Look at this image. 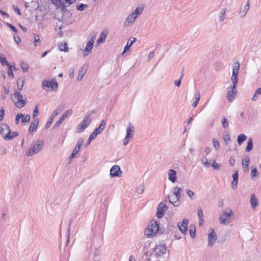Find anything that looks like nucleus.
<instances>
[{"mask_svg": "<svg viewBox=\"0 0 261 261\" xmlns=\"http://www.w3.org/2000/svg\"><path fill=\"white\" fill-rule=\"evenodd\" d=\"M85 73L86 69H84V67H82L79 71V74L77 78V81H81L83 79Z\"/></svg>", "mask_w": 261, "mask_h": 261, "instance_id": "c756f323", "label": "nucleus"}, {"mask_svg": "<svg viewBox=\"0 0 261 261\" xmlns=\"http://www.w3.org/2000/svg\"><path fill=\"white\" fill-rule=\"evenodd\" d=\"M63 121L60 118L59 120L53 126V129L58 127Z\"/></svg>", "mask_w": 261, "mask_h": 261, "instance_id": "0e129e2a", "label": "nucleus"}, {"mask_svg": "<svg viewBox=\"0 0 261 261\" xmlns=\"http://www.w3.org/2000/svg\"><path fill=\"white\" fill-rule=\"evenodd\" d=\"M143 8L141 7H138L133 12H132L135 15L138 17L142 12Z\"/></svg>", "mask_w": 261, "mask_h": 261, "instance_id": "ea45409f", "label": "nucleus"}, {"mask_svg": "<svg viewBox=\"0 0 261 261\" xmlns=\"http://www.w3.org/2000/svg\"><path fill=\"white\" fill-rule=\"evenodd\" d=\"M250 163V159L248 156H246L242 160V166L245 172H248L249 170V165Z\"/></svg>", "mask_w": 261, "mask_h": 261, "instance_id": "dca6fc26", "label": "nucleus"}, {"mask_svg": "<svg viewBox=\"0 0 261 261\" xmlns=\"http://www.w3.org/2000/svg\"><path fill=\"white\" fill-rule=\"evenodd\" d=\"M138 17L135 15L133 12L130 13L127 16L125 21L124 22V26L126 27L132 24Z\"/></svg>", "mask_w": 261, "mask_h": 261, "instance_id": "2eb2a0df", "label": "nucleus"}, {"mask_svg": "<svg viewBox=\"0 0 261 261\" xmlns=\"http://www.w3.org/2000/svg\"><path fill=\"white\" fill-rule=\"evenodd\" d=\"M189 232H190V234L191 238H194L196 236L195 227H194L193 228H190Z\"/></svg>", "mask_w": 261, "mask_h": 261, "instance_id": "680f3d73", "label": "nucleus"}, {"mask_svg": "<svg viewBox=\"0 0 261 261\" xmlns=\"http://www.w3.org/2000/svg\"><path fill=\"white\" fill-rule=\"evenodd\" d=\"M34 45L35 46H37L39 45L40 41V37L37 34H34Z\"/></svg>", "mask_w": 261, "mask_h": 261, "instance_id": "de8ad7c7", "label": "nucleus"}, {"mask_svg": "<svg viewBox=\"0 0 261 261\" xmlns=\"http://www.w3.org/2000/svg\"><path fill=\"white\" fill-rule=\"evenodd\" d=\"M240 64L239 62H236L234 63L232 69V74L238 75Z\"/></svg>", "mask_w": 261, "mask_h": 261, "instance_id": "cd10ccee", "label": "nucleus"}, {"mask_svg": "<svg viewBox=\"0 0 261 261\" xmlns=\"http://www.w3.org/2000/svg\"><path fill=\"white\" fill-rule=\"evenodd\" d=\"M69 76L70 78L72 79L74 77V69L70 68L69 70Z\"/></svg>", "mask_w": 261, "mask_h": 261, "instance_id": "774afa93", "label": "nucleus"}, {"mask_svg": "<svg viewBox=\"0 0 261 261\" xmlns=\"http://www.w3.org/2000/svg\"><path fill=\"white\" fill-rule=\"evenodd\" d=\"M0 62L2 65H7L8 67L11 66L8 62L7 61L6 57H0Z\"/></svg>", "mask_w": 261, "mask_h": 261, "instance_id": "a18cd8bd", "label": "nucleus"}, {"mask_svg": "<svg viewBox=\"0 0 261 261\" xmlns=\"http://www.w3.org/2000/svg\"><path fill=\"white\" fill-rule=\"evenodd\" d=\"M182 192V190L177 187H174L173 189V193L172 195L175 196V200H179L181 197V193Z\"/></svg>", "mask_w": 261, "mask_h": 261, "instance_id": "412c9836", "label": "nucleus"}, {"mask_svg": "<svg viewBox=\"0 0 261 261\" xmlns=\"http://www.w3.org/2000/svg\"><path fill=\"white\" fill-rule=\"evenodd\" d=\"M6 24L14 32H17V29L12 24L8 23V22H7L6 23Z\"/></svg>", "mask_w": 261, "mask_h": 261, "instance_id": "e2e57ef3", "label": "nucleus"}, {"mask_svg": "<svg viewBox=\"0 0 261 261\" xmlns=\"http://www.w3.org/2000/svg\"><path fill=\"white\" fill-rule=\"evenodd\" d=\"M235 162H236L235 159L233 157L231 156L229 158V165L231 166H233L234 164H235Z\"/></svg>", "mask_w": 261, "mask_h": 261, "instance_id": "69168bd1", "label": "nucleus"}, {"mask_svg": "<svg viewBox=\"0 0 261 261\" xmlns=\"http://www.w3.org/2000/svg\"><path fill=\"white\" fill-rule=\"evenodd\" d=\"M213 144L215 147V148L216 150H218L220 147V145L219 142L217 141V140L216 138L213 139Z\"/></svg>", "mask_w": 261, "mask_h": 261, "instance_id": "5fc2aeb1", "label": "nucleus"}, {"mask_svg": "<svg viewBox=\"0 0 261 261\" xmlns=\"http://www.w3.org/2000/svg\"><path fill=\"white\" fill-rule=\"evenodd\" d=\"M168 206L164 203L161 202L158 207L156 216L159 218H162L164 216L165 213L167 211Z\"/></svg>", "mask_w": 261, "mask_h": 261, "instance_id": "9d476101", "label": "nucleus"}, {"mask_svg": "<svg viewBox=\"0 0 261 261\" xmlns=\"http://www.w3.org/2000/svg\"><path fill=\"white\" fill-rule=\"evenodd\" d=\"M84 142V139L80 138L76 142V146L73 151L75 152L78 153L80 150L81 147L83 145Z\"/></svg>", "mask_w": 261, "mask_h": 261, "instance_id": "393cba45", "label": "nucleus"}, {"mask_svg": "<svg viewBox=\"0 0 261 261\" xmlns=\"http://www.w3.org/2000/svg\"><path fill=\"white\" fill-rule=\"evenodd\" d=\"M108 34V31L107 30H103L100 34L99 38L97 40V44H100L104 42L106 40L107 36Z\"/></svg>", "mask_w": 261, "mask_h": 261, "instance_id": "6ab92c4d", "label": "nucleus"}, {"mask_svg": "<svg viewBox=\"0 0 261 261\" xmlns=\"http://www.w3.org/2000/svg\"><path fill=\"white\" fill-rule=\"evenodd\" d=\"M247 138V136L244 134H241L239 135L237 139V141L239 145H241L244 141L246 140Z\"/></svg>", "mask_w": 261, "mask_h": 261, "instance_id": "72a5a7b5", "label": "nucleus"}, {"mask_svg": "<svg viewBox=\"0 0 261 261\" xmlns=\"http://www.w3.org/2000/svg\"><path fill=\"white\" fill-rule=\"evenodd\" d=\"M12 99L18 108H22L26 104L25 101L22 99V94L18 91H15L14 97H12Z\"/></svg>", "mask_w": 261, "mask_h": 261, "instance_id": "20e7f679", "label": "nucleus"}, {"mask_svg": "<svg viewBox=\"0 0 261 261\" xmlns=\"http://www.w3.org/2000/svg\"><path fill=\"white\" fill-rule=\"evenodd\" d=\"M23 114L21 113H18L17 115H16V118H15V123L16 124H18L19 123V120H20V118H23Z\"/></svg>", "mask_w": 261, "mask_h": 261, "instance_id": "4d7b16f0", "label": "nucleus"}, {"mask_svg": "<svg viewBox=\"0 0 261 261\" xmlns=\"http://www.w3.org/2000/svg\"><path fill=\"white\" fill-rule=\"evenodd\" d=\"M223 139L226 145H228V143L230 142V138L228 134L225 135L223 136Z\"/></svg>", "mask_w": 261, "mask_h": 261, "instance_id": "13d9d810", "label": "nucleus"}, {"mask_svg": "<svg viewBox=\"0 0 261 261\" xmlns=\"http://www.w3.org/2000/svg\"><path fill=\"white\" fill-rule=\"evenodd\" d=\"M144 186L143 185H140L137 187L136 189V192L139 194H141L144 192Z\"/></svg>", "mask_w": 261, "mask_h": 261, "instance_id": "37998d69", "label": "nucleus"}, {"mask_svg": "<svg viewBox=\"0 0 261 261\" xmlns=\"http://www.w3.org/2000/svg\"><path fill=\"white\" fill-rule=\"evenodd\" d=\"M229 125V123L227 119L226 118H223L222 120V126L223 128L225 129Z\"/></svg>", "mask_w": 261, "mask_h": 261, "instance_id": "603ef678", "label": "nucleus"}, {"mask_svg": "<svg viewBox=\"0 0 261 261\" xmlns=\"http://www.w3.org/2000/svg\"><path fill=\"white\" fill-rule=\"evenodd\" d=\"M167 198L169 202L172 203L174 206H178L179 205V200H175V196L173 195L171 196L168 195Z\"/></svg>", "mask_w": 261, "mask_h": 261, "instance_id": "a878e982", "label": "nucleus"}, {"mask_svg": "<svg viewBox=\"0 0 261 261\" xmlns=\"http://www.w3.org/2000/svg\"><path fill=\"white\" fill-rule=\"evenodd\" d=\"M53 4L56 5L57 6H62L64 7L63 2L62 0H51Z\"/></svg>", "mask_w": 261, "mask_h": 261, "instance_id": "8fccbe9b", "label": "nucleus"}, {"mask_svg": "<svg viewBox=\"0 0 261 261\" xmlns=\"http://www.w3.org/2000/svg\"><path fill=\"white\" fill-rule=\"evenodd\" d=\"M44 142L41 140H38L34 142L32 145V147L30 148L25 151V154L28 156H32L34 154L38 153L42 150L44 146Z\"/></svg>", "mask_w": 261, "mask_h": 261, "instance_id": "f257e3e1", "label": "nucleus"}, {"mask_svg": "<svg viewBox=\"0 0 261 261\" xmlns=\"http://www.w3.org/2000/svg\"><path fill=\"white\" fill-rule=\"evenodd\" d=\"M258 173L256 168L252 169L251 171V177L253 179L254 177H256L258 175Z\"/></svg>", "mask_w": 261, "mask_h": 261, "instance_id": "864d4df0", "label": "nucleus"}, {"mask_svg": "<svg viewBox=\"0 0 261 261\" xmlns=\"http://www.w3.org/2000/svg\"><path fill=\"white\" fill-rule=\"evenodd\" d=\"M189 221L187 219H184L182 220V222H179L177 224V226L180 231L184 234H186L188 226Z\"/></svg>", "mask_w": 261, "mask_h": 261, "instance_id": "ddd939ff", "label": "nucleus"}, {"mask_svg": "<svg viewBox=\"0 0 261 261\" xmlns=\"http://www.w3.org/2000/svg\"><path fill=\"white\" fill-rule=\"evenodd\" d=\"M21 118V122L22 123H25L30 121L31 117L29 115H27L25 117L23 116V117Z\"/></svg>", "mask_w": 261, "mask_h": 261, "instance_id": "052dcab7", "label": "nucleus"}, {"mask_svg": "<svg viewBox=\"0 0 261 261\" xmlns=\"http://www.w3.org/2000/svg\"><path fill=\"white\" fill-rule=\"evenodd\" d=\"M41 87L43 89L47 87L50 88L52 91H56L58 87V84L56 80H51L50 81L44 80L42 82Z\"/></svg>", "mask_w": 261, "mask_h": 261, "instance_id": "0eeeda50", "label": "nucleus"}, {"mask_svg": "<svg viewBox=\"0 0 261 261\" xmlns=\"http://www.w3.org/2000/svg\"><path fill=\"white\" fill-rule=\"evenodd\" d=\"M212 166L213 168V169L219 171L220 170V165L218 164L215 160H213L212 162Z\"/></svg>", "mask_w": 261, "mask_h": 261, "instance_id": "49530a36", "label": "nucleus"}, {"mask_svg": "<svg viewBox=\"0 0 261 261\" xmlns=\"http://www.w3.org/2000/svg\"><path fill=\"white\" fill-rule=\"evenodd\" d=\"M94 42V39L92 38L91 41H89L85 47V51L86 52H90L93 47V44Z\"/></svg>", "mask_w": 261, "mask_h": 261, "instance_id": "bb28decb", "label": "nucleus"}, {"mask_svg": "<svg viewBox=\"0 0 261 261\" xmlns=\"http://www.w3.org/2000/svg\"><path fill=\"white\" fill-rule=\"evenodd\" d=\"M106 125V121L104 120H102L101 121V123L100 124V125H99V126L97 128H96L95 129H94V131L98 135V134H100L102 131L103 130L105 127V126Z\"/></svg>", "mask_w": 261, "mask_h": 261, "instance_id": "5701e85b", "label": "nucleus"}, {"mask_svg": "<svg viewBox=\"0 0 261 261\" xmlns=\"http://www.w3.org/2000/svg\"><path fill=\"white\" fill-rule=\"evenodd\" d=\"M73 113V111L71 109L67 110L61 117L60 118L63 121L69 116H70Z\"/></svg>", "mask_w": 261, "mask_h": 261, "instance_id": "f704fd0d", "label": "nucleus"}, {"mask_svg": "<svg viewBox=\"0 0 261 261\" xmlns=\"http://www.w3.org/2000/svg\"><path fill=\"white\" fill-rule=\"evenodd\" d=\"M250 203L252 208H254L258 204V200L254 194L251 195Z\"/></svg>", "mask_w": 261, "mask_h": 261, "instance_id": "4be33fe9", "label": "nucleus"}, {"mask_svg": "<svg viewBox=\"0 0 261 261\" xmlns=\"http://www.w3.org/2000/svg\"><path fill=\"white\" fill-rule=\"evenodd\" d=\"M134 132V127L132 123H129L126 128V135L123 140V145H126L133 138Z\"/></svg>", "mask_w": 261, "mask_h": 261, "instance_id": "423d86ee", "label": "nucleus"}, {"mask_svg": "<svg viewBox=\"0 0 261 261\" xmlns=\"http://www.w3.org/2000/svg\"><path fill=\"white\" fill-rule=\"evenodd\" d=\"M233 215L231 209H227L223 212L222 215L220 216V223L223 225H228L230 222V217Z\"/></svg>", "mask_w": 261, "mask_h": 261, "instance_id": "7ed1b4c3", "label": "nucleus"}, {"mask_svg": "<svg viewBox=\"0 0 261 261\" xmlns=\"http://www.w3.org/2000/svg\"><path fill=\"white\" fill-rule=\"evenodd\" d=\"M18 136V133L17 132L11 131L10 135L9 136H6V139H7V140H11Z\"/></svg>", "mask_w": 261, "mask_h": 261, "instance_id": "e433bc0d", "label": "nucleus"}, {"mask_svg": "<svg viewBox=\"0 0 261 261\" xmlns=\"http://www.w3.org/2000/svg\"><path fill=\"white\" fill-rule=\"evenodd\" d=\"M10 128L6 123H3L1 124L0 134L5 140H7V139H6V136H9L10 135Z\"/></svg>", "mask_w": 261, "mask_h": 261, "instance_id": "1a4fd4ad", "label": "nucleus"}, {"mask_svg": "<svg viewBox=\"0 0 261 261\" xmlns=\"http://www.w3.org/2000/svg\"><path fill=\"white\" fill-rule=\"evenodd\" d=\"M159 226L156 221H152L150 222L148 226L145 230V234L148 238H151L155 236L158 232Z\"/></svg>", "mask_w": 261, "mask_h": 261, "instance_id": "f03ea898", "label": "nucleus"}, {"mask_svg": "<svg viewBox=\"0 0 261 261\" xmlns=\"http://www.w3.org/2000/svg\"><path fill=\"white\" fill-rule=\"evenodd\" d=\"M62 111V109L61 108H57L53 111L50 116L54 118L56 116L60 114Z\"/></svg>", "mask_w": 261, "mask_h": 261, "instance_id": "4c0bfd02", "label": "nucleus"}, {"mask_svg": "<svg viewBox=\"0 0 261 261\" xmlns=\"http://www.w3.org/2000/svg\"><path fill=\"white\" fill-rule=\"evenodd\" d=\"M88 7L87 5H85L83 4H81L80 5H78L77 7V9L79 11H83L85 8H86Z\"/></svg>", "mask_w": 261, "mask_h": 261, "instance_id": "bf43d9fd", "label": "nucleus"}, {"mask_svg": "<svg viewBox=\"0 0 261 261\" xmlns=\"http://www.w3.org/2000/svg\"><path fill=\"white\" fill-rule=\"evenodd\" d=\"M250 8L249 2L248 1L247 4L244 7V9L239 12V15L241 18L244 17L247 14Z\"/></svg>", "mask_w": 261, "mask_h": 261, "instance_id": "b1692460", "label": "nucleus"}, {"mask_svg": "<svg viewBox=\"0 0 261 261\" xmlns=\"http://www.w3.org/2000/svg\"><path fill=\"white\" fill-rule=\"evenodd\" d=\"M130 43H129V42L128 41L127 42V44H126V45L124 47V50L122 53V54H123L124 52L126 51L128 48L131 46H132V45L133 44V43L136 41L137 39L136 38H130L129 40H130Z\"/></svg>", "mask_w": 261, "mask_h": 261, "instance_id": "7c9ffc66", "label": "nucleus"}, {"mask_svg": "<svg viewBox=\"0 0 261 261\" xmlns=\"http://www.w3.org/2000/svg\"><path fill=\"white\" fill-rule=\"evenodd\" d=\"M253 142L252 138H249L247 142V145L245 148V151L248 152L252 150L253 149Z\"/></svg>", "mask_w": 261, "mask_h": 261, "instance_id": "2f4dec72", "label": "nucleus"}, {"mask_svg": "<svg viewBox=\"0 0 261 261\" xmlns=\"http://www.w3.org/2000/svg\"><path fill=\"white\" fill-rule=\"evenodd\" d=\"M186 193L188 194V195L189 196V197L191 199H194L195 198V194L194 192L191 191V190L187 189L186 190Z\"/></svg>", "mask_w": 261, "mask_h": 261, "instance_id": "09e8293b", "label": "nucleus"}, {"mask_svg": "<svg viewBox=\"0 0 261 261\" xmlns=\"http://www.w3.org/2000/svg\"><path fill=\"white\" fill-rule=\"evenodd\" d=\"M91 122V118H90V114H87L84 117L83 120L77 127L78 133L83 132L86 128Z\"/></svg>", "mask_w": 261, "mask_h": 261, "instance_id": "39448f33", "label": "nucleus"}, {"mask_svg": "<svg viewBox=\"0 0 261 261\" xmlns=\"http://www.w3.org/2000/svg\"><path fill=\"white\" fill-rule=\"evenodd\" d=\"M201 163L207 168L211 166V164L208 162L207 159L205 157L202 158L201 159Z\"/></svg>", "mask_w": 261, "mask_h": 261, "instance_id": "c03bdc74", "label": "nucleus"}, {"mask_svg": "<svg viewBox=\"0 0 261 261\" xmlns=\"http://www.w3.org/2000/svg\"><path fill=\"white\" fill-rule=\"evenodd\" d=\"M231 80L232 82V86L237 87V83L238 82V75L232 74Z\"/></svg>", "mask_w": 261, "mask_h": 261, "instance_id": "a19ab883", "label": "nucleus"}, {"mask_svg": "<svg viewBox=\"0 0 261 261\" xmlns=\"http://www.w3.org/2000/svg\"><path fill=\"white\" fill-rule=\"evenodd\" d=\"M24 82V79L23 77L19 78L17 81V87L19 90H22Z\"/></svg>", "mask_w": 261, "mask_h": 261, "instance_id": "473e14b6", "label": "nucleus"}, {"mask_svg": "<svg viewBox=\"0 0 261 261\" xmlns=\"http://www.w3.org/2000/svg\"><path fill=\"white\" fill-rule=\"evenodd\" d=\"M76 0H62L63 2L64 7H66L74 3Z\"/></svg>", "mask_w": 261, "mask_h": 261, "instance_id": "79ce46f5", "label": "nucleus"}, {"mask_svg": "<svg viewBox=\"0 0 261 261\" xmlns=\"http://www.w3.org/2000/svg\"><path fill=\"white\" fill-rule=\"evenodd\" d=\"M54 119L52 117L50 116L48 121L46 122L45 125V129H47L48 128L50 125L51 124V123H53V121H54Z\"/></svg>", "mask_w": 261, "mask_h": 261, "instance_id": "6e6d98bb", "label": "nucleus"}, {"mask_svg": "<svg viewBox=\"0 0 261 261\" xmlns=\"http://www.w3.org/2000/svg\"><path fill=\"white\" fill-rule=\"evenodd\" d=\"M237 87L231 86L227 88V98L229 102L232 101L237 96Z\"/></svg>", "mask_w": 261, "mask_h": 261, "instance_id": "6e6552de", "label": "nucleus"}, {"mask_svg": "<svg viewBox=\"0 0 261 261\" xmlns=\"http://www.w3.org/2000/svg\"><path fill=\"white\" fill-rule=\"evenodd\" d=\"M217 236L214 230V229H211V232L208 235V246L212 247L214 243H215L217 240Z\"/></svg>", "mask_w": 261, "mask_h": 261, "instance_id": "4468645a", "label": "nucleus"}, {"mask_svg": "<svg viewBox=\"0 0 261 261\" xmlns=\"http://www.w3.org/2000/svg\"><path fill=\"white\" fill-rule=\"evenodd\" d=\"M122 173L120 168L118 165H114L110 170V176L111 177H120Z\"/></svg>", "mask_w": 261, "mask_h": 261, "instance_id": "f8f14e48", "label": "nucleus"}, {"mask_svg": "<svg viewBox=\"0 0 261 261\" xmlns=\"http://www.w3.org/2000/svg\"><path fill=\"white\" fill-rule=\"evenodd\" d=\"M20 66L24 72H27L29 70V65L24 62H21Z\"/></svg>", "mask_w": 261, "mask_h": 261, "instance_id": "58836bf2", "label": "nucleus"}, {"mask_svg": "<svg viewBox=\"0 0 261 261\" xmlns=\"http://www.w3.org/2000/svg\"><path fill=\"white\" fill-rule=\"evenodd\" d=\"M154 252L156 256H160L166 252V247L164 245L159 244L156 245Z\"/></svg>", "mask_w": 261, "mask_h": 261, "instance_id": "9b49d317", "label": "nucleus"}, {"mask_svg": "<svg viewBox=\"0 0 261 261\" xmlns=\"http://www.w3.org/2000/svg\"><path fill=\"white\" fill-rule=\"evenodd\" d=\"M67 45V44L66 43H61L59 45V49L61 51H65V52L68 51V48Z\"/></svg>", "mask_w": 261, "mask_h": 261, "instance_id": "c9c22d12", "label": "nucleus"}, {"mask_svg": "<svg viewBox=\"0 0 261 261\" xmlns=\"http://www.w3.org/2000/svg\"><path fill=\"white\" fill-rule=\"evenodd\" d=\"M13 67L14 68H15V67H13V66H11V65L8 67L9 69L8 71V75L9 76V77H10L11 79L14 78V74L12 72V68Z\"/></svg>", "mask_w": 261, "mask_h": 261, "instance_id": "3c124183", "label": "nucleus"}, {"mask_svg": "<svg viewBox=\"0 0 261 261\" xmlns=\"http://www.w3.org/2000/svg\"><path fill=\"white\" fill-rule=\"evenodd\" d=\"M194 98H195V101H197V102H199V99L200 98V93L199 92H197L196 93H195Z\"/></svg>", "mask_w": 261, "mask_h": 261, "instance_id": "338daca9", "label": "nucleus"}, {"mask_svg": "<svg viewBox=\"0 0 261 261\" xmlns=\"http://www.w3.org/2000/svg\"><path fill=\"white\" fill-rule=\"evenodd\" d=\"M226 8H222L219 12L218 18L220 21H223L225 18Z\"/></svg>", "mask_w": 261, "mask_h": 261, "instance_id": "c85d7f7f", "label": "nucleus"}, {"mask_svg": "<svg viewBox=\"0 0 261 261\" xmlns=\"http://www.w3.org/2000/svg\"><path fill=\"white\" fill-rule=\"evenodd\" d=\"M176 171L173 169H170L168 171V178L170 181L174 183L176 181L177 176Z\"/></svg>", "mask_w": 261, "mask_h": 261, "instance_id": "a211bd4d", "label": "nucleus"}, {"mask_svg": "<svg viewBox=\"0 0 261 261\" xmlns=\"http://www.w3.org/2000/svg\"><path fill=\"white\" fill-rule=\"evenodd\" d=\"M232 178L233 180L231 182V187L233 189L235 190L237 187L238 182L239 174L238 171H236L233 174Z\"/></svg>", "mask_w": 261, "mask_h": 261, "instance_id": "aec40b11", "label": "nucleus"}, {"mask_svg": "<svg viewBox=\"0 0 261 261\" xmlns=\"http://www.w3.org/2000/svg\"><path fill=\"white\" fill-rule=\"evenodd\" d=\"M39 123V121L38 119H35L34 121L32 122L29 129V133L30 134H32L33 132L36 130Z\"/></svg>", "mask_w": 261, "mask_h": 261, "instance_id": "f3484780", "label": "nucleus"}]
</instances>
